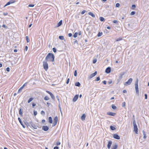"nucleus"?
<instances>
[{"mask_svg":"<svg viewBox=\"0 0 149 149\" xmlns=\"http://www.w3.org/2000/svg\"><path fill=\"white\" fill-rule=\"evenodd\" d=\"M100 19L101 21H104L105 20L104 18L102 17H100Z\"/></svg>","mask_w":149,"mask_h":149,"instance_id":"30","label":"nucleus"},{"mask_svg":"<svg viewBox=\"0 0 149 149\" xmlns=\"http://www.w3.org/2000/svg\"><path fill=\"white\" fill-rule=\"evenodd\" d=\"M62 20H60L58 23L57 27H59L61 26L62 24Z\"/></svg>","mask_w":149,"mask_h":149,"instance_id":"16","label":"nucleus"},{"mask_svg":"<svg viewBox=\"0 0 149 149\" xmlns=\"http://www.w3.org/2000/svg\"><path fill=\"white\" fill-rule=\"evenodd\" d=\"M88 14L91 15L92 17H95V15L91 12H89L88 13Z\"/></svg>","mask_w":149,"mask_h":149,"instance_id":"19","label":"nucleus"},{"mask_svg":"<svg viewBox=\"0 0 149 149\" xmlns=\"http://www.w3.org/2000/svg\"><path fill=\"white\" fill-rule=\"evenodd\" d=\"M133 123L134 127L133 131L136 134H137L138 133V129L135 120L133 121Z\"/></svg>","mask_w":149,"mask_h":149,"instance_id":"2","label":"nucleus"},{"mask_svg":"<svg viewBox=\"0 0 149 149\" xmlns=\"http://www.w3.org/2000/svg\"><path fill=\"white\" fill-rule=\"evenodd\" d=\"M97 61V59L96 58H94L93 60V63H95Z\"/></svg>","mask_w":149,"mask_h":149,"instance_id":"39","label":"nucleus"},{"mask_svg":"<svg viewBox=\"0 0 149 149\" xmlns=\"http://www.w3.org/2000/svg\"><path fill=\"white\" fill-rule=\"evenodd\" d=\"M144 95H145V99H147V94H145Z\"/></svg>","mask_w":149,"mask_h":149,"instance_id":"60","label":"nucleus"},{"mask_svg":"<svg viewBox=\"0 0 149 149\" xmlns=\"http://www.w3.org/2000/svg\"><path fill=\"white\" fill-rule=\"evenodd\" d=\"M58 121V118L57 116H55L54 119L53 126H55L57 124Z\"/></svg>","mask_w":149,"mask_h":149,"instance_id":"5","label":"nucleus"},{"mask_svg":"<svg viewBox=\"0 0 149 149\" xmlns=\"http://www.w3.org/2000/svg\"><path fill=\"white\" fill-rule=\"evenodd\" d=\"M54 56L51 53H49L45 58V60L47 61L53 62L54 61Z\"/></svg>","mask_w":149,"mask_h":149,"instance_id":"1","label":"nucleus"},{"mask_svg":"<svg viewBox=\"0 0 149 149\" xmlns=\"http://www.w3.org/2000/svg\"><path fill=\"white\" fill-rule=\"evenodd\" d=\"M125 74V72H124L123 73H121L119 74V78L118 79V82L122 79L123 76Z\"/></svg>","mask_w":149,"mask_h":149,"instance_id":"7","label":"nucleus"},{"mask_svg":"<svg viewBox=\"0 0 149 149\" xmlns=\"http://www.w3.org/2000/svg\"><path fill=\"white\" fill-rule=\"evenodd\" d=\"M33 112H34V115L35 116H36L37 114V113L36 111H34Z\"/></svg>","mask_w":149,"mask_h":149,"instance_id":"53","label":"nucleus"},{"mask_svg":"<svg viewBox=\"0 0 149 149\" xmlns=\"http://www.w3.org/2000/svg\"><path fill=\"white\" fill-rule=\"evenodd\" d=\"M52 50L54 52H56V50L55 48H52Z\"/></svg>","mask_w":149,"mask_h":149,"instance_id":"41","label":"nucleus"},{"mask_svg":"<svg viewBox=\"0 0 149 149\" xmlns=\"http://www.w3.org/2000/svg\"><path fill=\"white\" fill-rule=\"evenodd\" d=\"M111 107L113 109H116L117 108L113 104L111 105Z\"/></svg>","mask_w":149,"mask_h":149,"instance_id":"25","label":"nucleus"},{"mask_svg":"<svg viewBox=\"0 0 149 149\" xmlns=\"http://www.w3.org/2000/svg\"><path fill=\"white\" fill-rule=\"evenodd\" d=\"M42 129L45 131H47L49 129V127L47 126H43L42 127Z\"/></svg>","mask_w":149,"mask_h":149,"instance_id":"10","label":"nucleus"},{"mask_svg":"<svg viewBox=\"0 0 149 149\" xmlns=\"http://www.w3.org/2000/svg\"><path fill=\"white\" fill-rule=\"evenodd\" d=\"M9 1L10 4L14 3L15 2V0H11Z\"/></svg>","mask_w":149,"mask_h":149,"instance_id":"33","label":"nucleus"},{"mask_svg":"<svg viewBox=\"0 0 149 149\" xmlns=\"http://www.w3.org/2000/svg\"><path fill=\"white\" fill-rule=\"evenodd\" d=\"M59 147L58 146H55L54 147V149H58Z\"/></svg>","mask_w":149,"mask_h":149,"instance_id":"61","label":"nucleus"},{"mask_svg":"<svg viewBox=\"0 0 149 149\" xmlns=\"http://www.w3.org/2000/svg\"><path fill=\"white\" fill-rule=\"evenodd\" d=\"M10 4V3L9 1L7 2L6 4L5 5L4 7H6L7 6H8Z\"/></svg>","mask_w":149,"mask_h":149,"instance_id":"45","label":"nucleus"},{"mask_svg":"<svg viewBox=\"0 0 149 149\" xmlns=\"http://www.w3.org/2000/svg\"><path fill=\"white\" fill-rule=\"evenodd\" d=\"M81 31H79L78 33L77 32L75 33V38H76L77 37V35L78 34L79 36H80L81 35Z\"/></svg>","mask_w":149,"mask_h":149,"instance_id":"18","label":"nucleus"},{"mask_svg":"<svg viewBox=\"0 0 149 149\" xmlns=\"http://www.w3.org/2000/svg\"><path fill=\"white\" fill-rule=\"evenodd\" d=\"M120 6V4L119 3H117L116 4V7H119Z\"/></svg>","mask_w":149,"mask_h":149,"instance_id":"46","label":"nucleus"},{"mask_svg":"<svg viewBox=\"0 0 149 149\" xmlns=\"http://www.w3.org/2000/svg\"><path fill=\"white\" fill-rule=\"evenodd\" d=\"M58 107H59V109H60V111H61V104H60V102H59V104H58Z\"/></svg>","mask_w":149,"mask_h":149,"instance_id":"48","label":"nucleus"},{"mask_svg":"<svg viewBox=\"0 0 149 149\" xmlns=\"http://www.w3.org/2000/svg\"><path fill=\"white\" fill-rule=\"evenodd\" d=\"M125 102H123L122 103V107H125Z\"/></svg>","mask_w":149,"mask_h":149,"instance_id":"44","label":"nucleus"},{"mask_svg":"<svg viewBox=\"0 0 149 149\" xmlns=\"http://www.w3.org/2000/svg\"><path fill=\"white\" fill-rule=\"evenodd\" d=\"M97 74V72L95 71L94 73L91 74L90 75H89L88 77V78L89 79H91L93 77L95 76Z\"/></svg>","mask_w":149,"mask_h":149,"instance_id":"8","label":"nucleus"},{"mask_svg":"<svg viewBox=\"0 0 149 149\" xmlns=\"http://www.w3.org/2000/svg\"><path fill=\"white\" fill-rule=\"evenodd\" d=\"M18 120L19 121V122L21 124V125L22 126V127L24 128H25V126L24 125L22 121V120H21V119H20V118L19 117V118H18Z\"/></svg>","mask_w":149,"mask_h":149,"instance_id":"11","label":"nucleus"},{"mask_svg":"<svg viewBox=\"0 0 149 149\" xmlns=\"http://www.w3.org/2000/svg\"><path fill=\"white\" fill-rule=\"evenodd\" d=\"M111 70V68L110 67H108L106 69L105 72L107 73H109L110 72Z\"/></svg>","mask_w":149,"mask_h":149,"instance_id":"12","label":"nucleus"},{"mask_svg":"<svg viewBox=\"0 0 149 149\" xmlns=\"http://www.w3.org/2000/svg\"><path fill=\"white\" fill-rule=\"evenodd\" d=\"M58 38H59L61 40H63L64 39V38L63 36H59Z\"/></svg>","mask_w":149,"mask_h":149,"instance_id":"28","label":"nucleus"},{"mask_svg":"<svg viewBox=\"0 0 149 149\" xmlns=\"http://www.w3.org/2000/svg\"><path fill=\"white\" fill-rule=\"evenodd\" d=\"M133 79L132 78H130L128 81L126 82L124 84L125 85L127 86L130 85L132 82Z\"/></svg>","mask_w":149,"mask_h":149,"instance_id":"6","label":"nucleus"},{"mask_svg":"<svg viewBox=\"0 0 149 149\" xmlns=\"http://www.w3.org/2000/svg\"><path fill=\"white\" fill-rule=\"evenodd\" d=\"M80 85V84L79 82H76V83H75V86H79Z\"/></svg>","mask_w":149,"mask_h":149,"instance_id":"23","label":"nucleus"},{"mask_svg":"<svg viewBox=\"0 0 149 149\" xmlns=\"http://www.w3.org/2000/svg\"><path fill=\"white\" fill-rule=\"evenodd\" d=\"M86 117V115L85 114H84L81 117V119L82 120H84L85 119Z\"/></svg>","mask_w":149,"mask_h":149,"instance_id":"15","label":"nucleus"},{"mask_svg":"<svg viewBox=\"0 0 149 149\" xmlns=\"http://www.w3.org/2000/svg\"><path fill=\"white\" fill-rule=\"evenodd\" d=\"M113 137L116 139H120V136L117 134H114L113 135Z\"/></svg>","mask_w":149,"mask_h":149,"instance_id":"9","label":"nucleus"},{"mask_svg":"<svg viewBox=\"0 0 149 149\" xmlns=\"http://www.w3.org/2000/svg\"><path fill=\"white\" fill-rule=\"evenodd\" d=\"M138 79L137 78L135 83V88L136 92L137 94H138L139 93V90L138 86Z\"/></svg>","mask_w":149,"mask_h":149,"instance_id":"3","label":"nucleus"},{"mask_svg":"<svg viewBox=\"0 0 149 149\" xmlns=\"http://www.w3.org/2000/svg\"><path fill=\"white\" fill-rule=\"evenodd\" d=\"M2 27L5 29H7V27L5 24H3L2 25Z\"/></svg>","mask_w":149,"mask_h":149,"instance_id":"51","label":"nucleus"},{"mask_svg":"<svg viewBox=\"0 0 149 149\" xmlns=\"http://www.w3.org/2000/svg\"><path fill=\"white\" fill-rule=\"evenodd\" d=\"M110 128L111 130H115L116 129V128H115V127L112 126H110Z\"/></svg>","mask_w":149,"mask_h":149,"instance_id":"26","label":"nucleus"},{"mask_svg":"<svg viewBox=\"0 0 149 149\" xmlns=\"http://www.w3.org/2000/svg\"><path fill=\"white\" fill-rule=\"evenodd\" d=\"M117 147V145H115L113 146L111 149H116Z\"/></svg>","mask_w":149,"mask_h":149,"instance_id":"24","label":"nucleus"},{"mask_svg":"<svg viewBox=\"0 0 149 149\" xmlns=\"http://www.w3.org/2000/svg\"><path fill=\"white\" fill-rule=\"evenodd\" d=\"M123 39V38L121 37H119L116 40V41L118 42L122 40Z\"/></svg>","mask_w":149,"mask_h":149,"instance_id":"22","label":"nucleus"},{"mask_svg":"<svg viewBox=\"0 0 149 149\" xmlns=\"http://www.w3.org/2000/svg\"><path fill=\"white\" fill-rule=\"evenodd\" d=\"M69 81H70V79L69 78H68L66 81V83L67 84H68L69 83Z\"/></svg>","mask_w":149,"mask_h":149,"instance_id":"55","label":"nucleus"},{"mask_svg":"<svg viewBox=\"0 0 149 149\" xmlns=\"http://www.w3.org/2000/svg\"><path fill=\"white\" fill-rule=\"evenodd\" d=\"M113 23L115 24H117L118 23V21L116 20H113Z\"/></svg>","mask_w":149,"mask_h":149,"instance_id":"49","label":"nucleus"},{"mask_svg":"<svg viewBox=\"0 0 149 149\" xmlns=\"http://www.w3.org/2000/svg\"><path fill=\"white\" fill-rule=\"evenodd\" d=\"M86 12V10H83L81 12V14L83 15V14H84Z\"/></svg>","mask_w":149,"mask_h":149,"instance_id":"47","label":"nucleus"},{"mask_svg":"<svg viewBox=\"0 0 149 149\" xmlns=\"http://www.w3.org/2000/svg\"><path fill=\"white\" fill-rule=\"evenodd\" d=\"M26 40L27 42V43L29 42V40L28 38V36H26Z\"/></svg>","mask_w":149,"mask_h":149,"instance_id":"38","label":"nucleus"},{"mask_svg":"<svg viewBox=\"0 0 149 149\" xmlns=\"http://www.w3.org/2000/svg\"><path fill=\"white\" fill-rule=\"evenodd\" d=\"M142 132H143V138L144 139H145L146 138V134L144 130H143L142 131Z\"/></svg>","mask_w":149,"mask_h":149,"instance_id":"17","label":"nucleus"},{"mask_svg":"<svg viewBox=\"0 0 149 149\" xmlns=\"http://www.w3.org/2000/svg\"><path fill=\"white\" fill-rule=\"evenodd\" d=\"M60 143H61L60 142H59V141L57 142V143H56V145L57 146H58L60 144Z\"/></svg>","mask_w":149,"mask_h":149,"instance_id":"52","label":"nucleus"},{"mask_svg":"<svg viewBox=\"0 0 149 149\" xmlns=\"http://www.w3.org/2000/svg\"><path fill=\"white\" fill-rule=\"evenodd\" d=\"M79 97L78 95H75V102L77 100Z\"/></svg>","mask_w":149,"mask_h":149,"instance_id":"32","label":"nucleus"},{"mask_svg":"<svg viewBox=\"0 0 149 149\" xmlns=\"http://www.w3.org/2000/svg\"><path fill=\"white\" fill-rule=\"evenodd\" d=\"M44 99L45 100H49V98L47 96H46L44 98Z\"/></svg>","mask_w":149,"mask_h":149,"instance_id":"35","label":"nucleus"},{"mask_svg":"<svg viewBox=\"0 0 149 149\" xmlns=\"http://www.w3.org/2000/svg\"><path fill=\"white\" fill-rule=\"evenodd\" d=\"M102 35V32H99L98 34H97V36L98 37H100V36H101Z\"/></svg>","mask_w":149,"mask_h":149,"instance_id":"31","label":"nucleus"},{"mask_svg":"<svg viewBox=\"0 0 149 149\" xmlns=\"http://www.w3.org/2000/svg\"><path fill=\"white\" fill-rule=\"evenodd\" d=\"M23 88L22 87H21L18 90V93H20L22 90V89Z\"/></svg>","mask_w":149,"mask_h":149,"instance_id":"27","label":"nucleus"},{"mask_svg":"<svg viewBox=\"0 0 149 149\" xmlns=\"http://www.w3.org/2000/svg\"><path fill=\"white\" fill-rule=\"evenodd\" d=\"M112 143V142L111 141H110L108 142L107 144V148L109 149L111 147V146Z\"/></svg>","mask_w":149,"mask_h":149,"instance_id":"14","label":"nucleus"},{"mask_svg":"<svg viewBox=\"0 0 149 149\" xmlns=\"http://www.w3.org/2000/svg\"><path fill=\"white\" fill-rule=\"evenodd\" d=\"M136 12L135 11H132L130 13V15H133L135 14Z\"/></svg>","mask_w":149,"mask_h":149,"instance_id":"37","label":"nucleus"},{"mask_svg":"<svg viewBox=\"0 0 149 149\" xmlns=\"http://www.w3.org/2000/svg\"><path fill=\"white\" fill-rule=\"evenodd\" d=\"M49 122L50 123H52V118L51 117H49Z\"/></svg>","mask_w":149,"mask_h":149,"instance_id":"20","label":"nucleus"},{"mask_svg":"<svg viewBox=\"0 0 149 149\" xmlns=\"http://www.w3.org/2000/svg\"><path fill=\"white\" fill-rule=\"evenodd\" d=\"M56 97L57 98V100L59 102H60V100H59V98H58V96H56Z\"/></svg>","mask_w":149,"mask_h":149,"instance_id":"62","label":"nucleus"},{"mask_svg":"<svg viewBox=\"0 0 149 149\" xmlns=\"http://www.w3.org/2000/svg\"><path fill=\"white\" fill-rule=\"evenodd\" d=\"M41 113L42 114H45V112L43 111H41Z\"/></svg>","mask_w":149,"mask_h":149,"instance_id":"59","label":"nucleus"},{"mask_svg":"<svg viewBox=\"0 0 149 149\" xmlns=\"http://www.w3.org/2000/svg\"><path fill=\"white\" fill-rule=\"evenodd\" d=\"M50 95L52 98L53 99V100H54V99H55V97L54 96V95H53L52 94V93L51 94H50Z\"/></svg>","mask_w":149,"mask_h":149,"instance_id":"29","label":"nucleus"},{"mask_svg":"<svg viewBox=\"0 0 149 149\" xmlns=\"http://www.w3.org/2000/svg\"><path fill=\"white\" fill-rule=\"evenodd\" d=\"M32 126L33 128L35 129H37V127L34 125H32Z\"/></svg>","mask_w":149,"mask_h":149,"instance_id":"34","label":"nucleus"},{"mask_svg":"<svg viewBox=\"0 0 149 149\" xmlns=\"http://www.w3.org/2000/svg\"><path fill=\"white\" fill-rule=\"evenodd\" d=\"M72 36V34L71 33H69L68 34V36L69 37H70Z\"/></svg>","mask_w":149,"mask_h":149,"instance_id":"56","label":"nucleus"},{"mask_svg":"<svg viewBox=\"0 0 149 149\" xmlns=\"http://www.w3.org/2000/svg\"><path fill=\"white\" fill-rule=\"evenodd\" d=\"M34 6V4H30L28 6L29 7H33Z\"/></svg>","mask_w":149,"mask_h":149,"instance_id":"40","label":"nucleus"},{"mask_svg":"<svg viewBox=\"0 0 149 149\" xmlns=\"http://www.w3.org/2000/svg\"><path fill=\"white\" fill-rule=\"evenodd\" d=\"M10 68L9 67H8L6 69V70L7 72H9L10 71Z\"/></svg>","mask_w":149,"mask_h":149,"instance_id":"58","label":"nucleus"},{"mask_svg":"<svg viewBox=\"0 0 149 149\" xmlns=\"http://www.w3.org/2000/svg\"><path fill=\"white\" fill-rule=\"evenodd\" d=\"M19 114H20V116H22V113L21 111V109H20L19 110Z\"/></svg>","mask_w":149,"mask_h":149,"instance_id":"36","label":"nucleus"},{"mask_svg":"<svg viewBox=\"0 0 149 149\" xmlns=\"http://www.w3.org/2000/svg\"><path fill=\"white\" fill-rule=\"evenodd\" d=\"M43 68L45 70L47 71L48 69V65L47 61H43Z\"/></svg>","mask_w":149,"mask_h":149,"instance_id":"4","label":"nucleus"},{"mask_svg":"<svg viewBox=\"0 0 149 149\" xmlns=\"http://www.w3.org/2000/svg\"><path fill=\"white\" fill-rule=\"evenodd\" d=\"M136 8V6L135 5H133L132 6V9L133 10Z\"/></svg>","mask_w":149,"mask_h":149,"instance_id":"42","label":"nucleus"},{"mask_svg":"<svg viewBox=\"0 0 149 149\" xmlns=\"http://www.w3.org/2000/svg\"><path fill=\"white\" fill-rule=\"evenodd\" d=\"M100 79V77H97L96 79L95 80V81H99Z\"/></svg>","mask_w":149,"mask_h":149,"instance_id":"43","label":"nucleus"},{"mask_svg":"<svg viewBox=\"0 0 149 149\" xmlns=\"http://www.w3.org/2000/svg\"><path fill=\"white\" fill-rule=\"evenodd\" d=\"M27 84V83L26 82L25 83H24L23 85L22 86V88H23L25 86H26V85Z\"/></svg>","mask_w":149,"mask_h":149,"instance_id":"50","label":"nucleus"},{"mask_svg":"<svg viewBox=\"0 0 149 149\" xmlns=\"http://www.w3.org/2000/svg\"><path fill=\"white\" fill-rule=\"evenodd\" d=\"M36 105V104L35 103H32V106L33 107H34Z\"/></svg>","mask_w":149,"mask_h":149,"instance_id":"57","label":"nucleus"},{"mask_svg":"<svg viewBox=\"0 0 149 149\" xmlns=\"http://www.w3.org/2000/svg\"><path fill=\"white\" fill-rule=\"evenodd\" d=\"M33 100V97L30 98L28 100V103H30Z\"/></svg>","mask_w":149,"mask_h":149,"instance_id":"21","label":"nucleus"},{"mask_svg":"<svg viewBox=\"0 0 149 149\" xmlns=\"http://www.w3.org/2000/svg\"><path fill=\"white\" fill-rule=\"evenodd\" d=\"M107 114L109 116H114L116 115L115 113L111 112H107Z\"/></svg>","mask_w":149,"mask_h":149,"instance_id":"13","label":"nucleus"},{"mask_svg":"<svg viewBox=\"0 0 149 149\" xmlns=\"http://www.w3.org/2000/svg\"><path fill=\"white\" fill-rule=\"evenodd\" d=\"M103 83L104 84H106L107 83V81H103Z\"/></svg>","mask_w":149,"mask_h":149,"instance_id":"63","label":"nucleus"},{"mask_svg":"<svg viewBox=\"0 0 149 149\" xmlns=\"http://www.w3.org/2000/svg\"><path fill=\"white\" fill-rule=\"evenodd\" d=\"M28 47L27 46H26L25 47V48L24 49V50L25 51H27L28 49Z\"/></svg>","mask_w":149,"mask_h":149,"instance_id":"54","label":"nucleus"},{"mask_svg":"<svg viewBox=\"0 0 149 149\" xmlns=\"http://www.w3.org/2000/svg\"><path fill=\"white\" fill-rule=\"evenodd\" d=\"M127 92L126 90H124L123 91V92L124 93H126Z\"/></svg>","mask_w":149,"mask_h":149,"instance_id":"64","label":"nucleus"}]
</instances>
